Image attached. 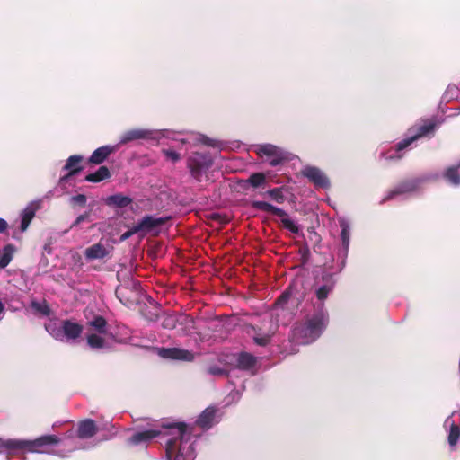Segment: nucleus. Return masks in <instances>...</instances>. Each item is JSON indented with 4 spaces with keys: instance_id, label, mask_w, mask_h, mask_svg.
Wrapping results in <instances>:
<instances>
[{
    "instance_id": "obj_27",
    "label": "nucleus",
    "mask_w": 460,
    "mask_h": 460,
    "mask_svg": "<svg viewBox=\"0 0 460 460\" xmlns=\"http://www.w3.org/2000/svg\"><path fill=\"white\" fill-rule=\"evenodd\" d=\"M83 161V156L80 155H73L68 157L66 164L63 167V170L67 172H72L73 170H77L78 172L83 170V167L80 165Z\"/></svg>"
},
{
    "instance_id": "obj_13",
    "label": "nucleus",
    "mask_w": 460,
    "mask_h": 460,
    "mask_svg": "<svg viewBox=\"0 0 460 460\" xmlns=\"http://www.w3.org/2000/svg\"><path fill=\"white\" fill-rule=\"evenodd\" d=\"M158 355L164 358L186 362H191L195 358L191 351L180 348H161Z\"/></svg>"
},
{
    "instance_id": "obj_17",
    "label": "nucleus",
    "mask_w": 460,
    "mask_h": 460,
    "mask_svg": "<svg viewBox=\"0 0 460 460\" xmlns=\"http://www.w3.org/2000/svg\"><path fill=\"white\" fill-rule=\"evenodd\" d=\"M116 150L117 146H102L93 152L88 162L93 164H101L109 157V155L115 153Z\"/></svg>"
},
{
    "instance_id": "obj_33",
    "label": "nucleus",
    "mask_w": 460,
    "mask_h": 460,
    "mask_svg": "<svg viewBox=\"0 0 460 460\" xmlns=\"http://www.w3.org/2000/svg\"><path fill=\"white\" fill-rule=\"evenodd\" d=\"M341 232V238L342 243V247L345 251H348L349 245V226L347 222L341 221L340 224Z\"/></svg>"
},
{
    "instance_id": "obj_15",
    "label": "nucleus",
    "mask_w": 460,
    "mask_h": 460,
    "mask_svg": "<svg viewBox=\"0 0 460 460\" xmlns=\"http://www.w3.org/2000/svg\"><path fill=\"white\" fill-rule=\"evenodd\" d=\"M336 280L332 274L323 275L322 283L315 289V296L320 302L325 301L329 295L333 291Z\"/></svg>"
},
{
    "instance_id": "obj_44",
    "label": "nucleus",
    "mask_w": 460,
    "mask_h": 460,
    "mask_svg": "<svg viewBox=\"0 0 460 460\" xmlns=\"http://www.w3.org/2000/svg\"><path fill=\"white\" fill-rule=\"evenodd\" d=\"M138 233L139 232H138V230H137V226L134 223L132 225V226L128 231H126L125 233L122 234L121 240H126V239L131 237L133 234H138Z\"/></svg>"
},
{
    "instance_id": "obj_1",
    "label": "nucleus",
    "mask_w": 460,
    "mask_h": 460,
    "mask_svg": "<svg viewBox=\"0 0 460 460\" xmlns=\"http://www.w3.org/2000/svg\"><path fill=\"white\" fill-rule=\"evenodd\" d=\"M165 434V455L167 460H194L195 440H192V428L183 422L174 423L168 427Z\"/></svg>"
},
{
    "instance_id": "obj_38",
    "label": "nucleus",
    "mask_w": 460,
    "mask_h": 460,
    "mask_svg": "<svg viewBox=\"0 0 460 460\" xmlns=\"http://www.w3.org/2000/svg\"><path fill=\"white\" fill-rule=\"evenodd\" d=\"M199 141L207 146H210V147H214V148H220L223 145L222 142H220L217 139L209 138L206 136H201V137L199 139Z\"/></svg>"
},
{
    "instance_id": "obj_16",
    "label": "nucleus",
    "mask_w": 460,
    "mask_h": 460,
    "mask_svg": "<svg viewBox=\"0 0 460 460\" xmlns=\"http://www.w3.org/2000/svg\"><path fill=\"white\" fill-rule=\"evenodd\" d=\"M84 331V326L73 320H63L64 341H75L78 339Z\"/></svg>"
},
{
    "instance_id": "obj_7",
    "label": "nucleus",
    "mask_w": 460,
    "mask_h": 460,
    "mask_svg": "<svg viewBox=\"0 0 460 460\" xmlns=\"http://www.w3.org/2000/svg\"><path fill=\"white\" fill-rule=\"evenodd\" d=\"M252 208L266 213H270L272 215L278 216L281 218V225L284 228L288 229L293 234L299 233V227L294 221H292L288 213L282 208H277L270 203L266 201H253L252 204Z\"/></svg>"
},
{
    "instance_id": "obj_19",
    "label": "nucleus",
    "mask_w": 460,
    "mask_h": 460,
    "mask_svg": "<svg viewBox=\"0 0 460 460\" xmlns=\"http://www.w3.org/2000/svg\"><path fill=\"white\" fill-rule=\"evenodd\" d=\"M161 435L160 430L148 429L144 431L136 432L128 438V443L131 445L146 444L153 438Z\"/></svg>"
},
{
    "instance_id": "obj_9",
    "label": "nucleus",
    "mask_w": 460,
    "mask_h": 460,
    "mask_svg": "<svg viewBox=\"0 0 460 460\" xmlns=\"http://www.w3.org/2000/svg\"><path fill=\"white\" fill-rule=\"evenodd\" d=\"M257 154L261 158H265L271 166L279 165L288 160L287 155L280 148L271 144L259 146Z\"/></svg>"
},
{
    "instance_id": "obj_31",
    "label": "nucleus",
    "mask_w": 460,
    "mask_h": 460,
    "mask_svg": "<svg viewBox=\"0 0 460 460\" xmlns=\"http://www.w3.org/2000/svg\"><path fill=\"white\" fill-rule=\"evenodd\" d=\"M31 307L35 313L44 316H49L51 313V310L46 300H43L42 302L32 300L31 302Z\"/></svg>"
},
{
    "instance_id": "obj_28",
    "label": "nucleus",
    "mask_w": 460,
    "mask_h": 460,
    "mask_svg": "<svg viewBox=\"0 0 460 460\" xmlns=\"http://www.w3.org/2000/svg\"><path fill=\"white\" fill-rule=\"evenodd\" d=\"M15 248L13 244H7L4 247L0 255V268L4 269L11 262Z\"/></svg>"
},
{
    "instance_id": "obj_34",
    "label": "nucleus",
    "mask_w": 460,
    "mask_h": 460,
    "mask_svg": "<svg viewBox=\"0 0 460 460\" xmlns=\"http://www.w3.org/2000/svg\"><path fill=\"white\" fill-rule=\"evenodd\" d=\"M87 344L93 349H102L105 345V340L93 333L87 336Z\"/></svg>"
},
{
    "instance_id": "obj_48",
    "label": "nucleus",
    "mask_w": 460,
    "mask_h": 460,
    "mask_svg": "<svg viewBox=\"0 0 460 460\" xmlns=\"http://www.w3.org/2000/svg\"><path fill=\"white\" fill-rule=\"evenodd\" d=\"M8 228V224L4 218H0V233H4Z\"/></svg>"
},
{
    "instance_id": "obj_41",
    "label": "nucleus",
    "mask_w": 460,
    "mask_h": 460,
    "mask_svg": "<svg viewBox=\"0 0 460 460\" xmlns=\"http://www.w3.org/2000/svg\"><path fill=\"white\" fill-rule=\"evenodd\" d=\"M162 325L165 329H173L176 327V319L173 316H166L164 319Z\"/></svg>"
},
{
    "instance_id": "obj_49",
    "label": "nucleus",
    "mask_w": 460,
    "mask_h": 460,
    "mask_svg": "<svg viewBox=\"0 0 460 460\" xmlns=\"http://www.w3.org/2000/svg\"><path fill=\"white\" fill-rule=\"evenodd\" d=\"M156 319H157V314H156L154 315V317L150 318V320H156Z\"/></svg>"
},
{
    "instance_id": "obj_45",
    "label": "nucleus",
    "mask_w": 460,
    "mask_h": 460,
    "mask_svg": "<svg viewBox=\"0 0 460 460\" xmlns=\"http://www.w3.org/2000/svg\"><path fill=\"white\" fill-rule=\"evenodd\" d=\"M208 373L213 376H224L226 371L217 366H212L208 367Z\"/></svg>"
},
{
    "instance_id": "obj_26",
    "label": "nucleus",
    "mask_w": 460,
    "mask_h": 460,
    "mask_svg": "<svg viewBox=\"0 0 460 460\" xmlns=\"http://www.w3.org/2000/svg\"><path fill=\"white\" fill-rule=\"evenodd\" d=\"M35 213H36V209L31 206H29L23 209V211L22 212V215H21L22 220H21V226H20V229L22 232H25L28 229L31 220L35 217Z\"/></svg>"
},
{
    "instance_id": "obj_21",
    "label": "nucleus",
    "mask_w": 460,
    "mask_h": 460,
    "mask_svg": "<svg viewBox=\"0 0 460 460\" xmlns=\"http://www.w3.org/2000/svg\"><path fill=\"white\" fill-rule=\"evenodd\" d=\"M216 416V409L213 407L206 408L199 416L196 423L203 429H209Z\"/></svg>"
},
{
    "instance_id": "obj_10",
    "label": "nucleus",
    "mask_w": 460,
    "mask_h": 460,
    "mask_svg": "<svg viewBox=\"0 0 460 460\" xmlns=\"http://www.w3.org/2000/svg\"><path fill=\"white\" fill-rule=\"evenodd\" d=\"M301 174L317 188L327 190L331 187L328 176L316 166H305L301 170Z\"/></svg>"
},
{
    "instance_id": "obj_22",
    "label": "nucleus",
    "mask_w": 460,
    "mask_h": 460,
    "mask_svg": "<svg viewBox=\"0 0 460 460\" xmlns=\"http://www.w3.org/2000/svg\"><path fill=\"white\" fill-rule=\"evenodd\" d=\"M132 203V199L128 196H124L120 193L109 196L106 199L108 206L116 208H126Z\"/></svg>"
},
{
    "instance_id": "obj_4",
    "label": "nucleus",
    "mask_w": 460,
    "mask_h": 460,
    "mask_svg": "<svg viewBox=\"0 0 460 460\" xmlns=\"http://www.w3.org/2000/svg\"><path fill=\"white\" fill-rule=\"evenodd\" d=\"M60 439L56 435H44L32 440L17 439V442H11L17 450H23L30 453L46 454L50 447L57 446Z\"/></svg>"
},
{
    "instance_id": "obj_18",
    "label": "nucleus",
    "mask_w": 460,
    "mask_h": 460,
    "mask_svg": "<svg viewBox=\"0 0 460 460\" xmlns=\"http://www.w3.org/2000/svg\"><path fill=\"white\" fill-rule=\"evenodd\" d=\"M97 431V425L92 419H85L78 423L77 437L81 439L91 438Z\"/></svg>"
},
{
    "instance_id": "obj_14",
    "label": "nucleus",
    "mask_w": 460,
    "mask_h": 460,
    "mask_svg": "<svg viewBox=\"0 0 460 460\" xmlns=\"http://www.w3.org/2000/svg\"><path fill=\"white\" fill-rule=\"evenodd\" d=\"M168 219L169 217H155L153 216L146 215L135 224L137 226V230L145 234L164 225Z\"/></svg>"
},
{
    "instance_id": "obj_35",
    "label": "nucleus",
    "mask_w": 460,
    "mask_h": 460,
    "mask_svg": "<svg viewBox=\"0 0 460 460\" xmlns=\"http://www.w3.org/2000/svg\"><path fill=\"white\" fill-rule=\"evenodd\" d=\"M284 187L274 188L269 190L266 193L277 203L282 204L285 201V196L283 194Z\"/></svg>"
},
{
    "instance_id": "obj_8",
    "label": "nucleus",
    "mask_w": 460,
    "mask_h": 460,
    "mask_svg": "<svg viewBox=\"0 0 460 460\" xmlns=\"http://www.w3.org/2000/svg\"><path fill=\"white\" fill-rule=\"evenodd\" d=\"M139 288V282L130 280L128 284L116 288V296L123 305L130 306L138 300Z\"/></svg>"
},
{
    "instance_id": "obj_2",
    "label": "nucleus",
    "mask_w": 460,
    "mask_h": 460,
    "mask_svg": "<svg viewBox=\"0 0 460 460\" xmlns=\"http://www.w3.org/2000/svg\"><path fill=\"white\" fill-rule=\"evenodd\" d=\"M329 316L326 312L319 311L296 323L292 330V341L297 344L306 345L316 341L326 329Z\"/></svg>"
},
{
    "instance_id": "obj_30",
    "label": "nucleus",
    "mask_w": 460,
    "mask_h": 460,
    "mask_svg": "<svg viewBox=\"0 0 460 460\" xmlns=\"http://www.w3.org/2000/svg\"><path fill=\"white\" fill-rule=\"evenodd\" d=\"M97 332L101 334L107 333V321L102 315H96L94 318L88 323Z\"/></svg>"
},
{
    "instance_id": "obj_40",
    "label": "nucleus",
    "mask_w": 460,
    "mask_h": 460,
    "mask_svg": "<svg viewBox=\"0 0 460 460\" xmlns=\"http://www.w3.org/2000/svg\"><path fill=\"white\" fill-rule=\"evenodd\" d=\"M11 442H17V439L3 440L0 438V452L3 451L4 449L17 450V447L12 446L10 444Z\"/></svg>"
},
{
    "instance_id": "obj_20",
    "label": "nucleus",
    "mask_w": 460,
    "mask_h": 460,
    "mask_svg": "<svg viewBox=\"0 0 460 460\" xmlns=\"http://www.w3.org/2000/svg\"><path fill=\"white\" fill-rule=\"evenodd\" d=\"M108 254L105 246L100 243H94L84 251V256L87 260L103 259Z\"/></svg>"
},
{
    "instance_id": "obj_6",
    "label": "nucleus",
    "mask_w": 460,
    "mask_h": 460,
    "mask_svg": "<svg viewBox=\"0 0 460 460\" xmlns=\"http://www.w3.org/2000/svg\"><path fill=\"white\" fill-rule=\"evenodd\" d=\"M213 164V159L209 154L195 152L187 159V167L191 176L200 181L202 174L206 172Z\"/></svg>"
},
{
    "instance_id": "obj_32",
    "label": "nucleus",
    "mask_w": 460,
    "mask_h": 460,
    "mask_svg": "<svg viewBox=\"0 0 460 460\" xmlns=\"http://www.w3.org/2000/svg\"><path fill=\"white\" fill-rule=\"evenodd\" d=\"M46 330L57 341H64V334L63 331V320L60 322V325L56 323L49 324L46 326Z\"/></svg>"
},
{
    "instance_id": "obj_47",
    "label": "nucleus",
    "mask_w": 460,
    "mask_h": 460,
    "mask_svg": "<svg viewBox=\"0 0 460 460\" xmlns=\"http://www.w3.org/2000/svg\"><path fill=\"white\" fill-rule=\"evenodd\" d=\"M78 173V169L77 170H73L72 172H68L66 175L62 176L60 178V182L63 183V182H66L72 176L75 175Z\"/></svg>"
},
{
    "instance_id": "obj_3",
    "label": "nucleus",
    "mask_w": 460,
    "mask_h": 460,
    "mask_svg": "<svg viewBox=\"0 0 460 460\" xmlns=\"http://www.w3.org/2000/svg\"><path fill=\"white\" fill-rule=\"evenodd\" d=\"M440 124L441 122L436 117L420 119L409 129L411 136L395 145V151L400 152L405 149L419 138L433 137Z\"/></svg>"
},
{
    "instance_id": "obj_25",
    "label": "nucleus",
    "mask_w": 460,
    "mask_h": 460,
    "mask_svg": "<svg viewBox=\"0 0 460 460\" xmlns=\"http://www.w3.org/2000/svg\"><path fill=\"white\" fill-rule=\"evenodd\" d=\"M460 165H453L444 172V178L451 184L457 186L460 185V173H459Z\"/></svg>"
},
{
    "instance_id": "obj_11",
    "label": "nucleus",
    "mask_w": 460,
    "mask_h": 460,
    "mask_svg": "<svg viewBox=\"0 0 460 460\" xmlns=\"http://www.w3.org/2000/svg\"><path fill=\"white\" fill-rule=\"evenodd\" d=\"M420 183L418 178L406 179L400 181L394 188L388 190L385 197L383 198L382 203L393 199L396 196L414 192Z\"/></svg>"
},
{
    "instance_id": "obj_12",
    "label": "nucleus",
    "mask_w": 460,
    "mask_h": 460,
    "mask_svg": "<svg viewBox=\"0 0 460 460\" xmlns=\"http://www.w3.org/2000/svg\"><path fill=\"white\" fill-rule=\"evenodd\" d=\"M158 138L159 133L155 130L146 128H132L127 130L121 135L119 145H125L128 142L140 139L157 140Z\"/></svg>"
},
{
    "instance_id": "obj_23",
    "label": "nucleus",
    "mask_w": 460,
    "mask_h": 460,
    "mask_svg": "<svg viewBox=\"0 0 460 460\" xmlns=\"http://www.w3.org/2000/svg\"><path fill=\"white\" fill-rule=\"evenodd\" d=\"M111 176V172L107 166H101L99 169L85 176V181L89 182H100L103 180L109 179Z\"/></svg>"
},
{
    "instance_id": "obj_42",
    "label": "nucleus",
    "mask_w": 460,
    "mask_h": 460,
    "mask_svg": "<svg viewBox=\"0 0 460 460\" xmlns=\"http://www.w3.org/2000/svg\"><path fill=\"white\" fill-rule=\"evenodd\" d=\"M290 295V291L286 290L277 298L275 304L278 305H284L289 300Z\"/></svg>"
},
{
    "instance_id": "obj_5",
    "label": "nucleus",
    "mask_w": 460,
    "mask_h": 460,
    "mask_svg": "<svg viewBox=\"0 0 460 460\" xmlns=\"http://www.w3.org/2000/svg\"><path fill=\"white\" fill-rule=\"evenodd\" d=\"M249 328L251 331H248V333L252 337L254 343L261 347L270 342L277 330L271 317L263 318L260 324L250 325Z\"/></svg>"
},
{
    "instance_id": "obj_37",
    "label": "nucleus",
    "mask_w": 460,
    "mask_h": 460,
    "mask_svg": "<svg viewBox=\"0 0 460 460\" xmlns=\"http://www.w3.org/2000/svg\"><path fill=\"white\" fill-rule=\"evenodd\" d=\"M162 154L165 158L172 163H177L181 159V155L172 149H162Z\"/></svg>"
},
{
    "instance_id": "obj_46",
    "label": "nucleus",
    "mask_w": 460,
    "mask_h": 460,
    "mask_svg": "<svg viewBox=\"0 0 460 460\" xmlns=\"http://www.w3.org/2000/svg\"><path fill=\"white\" fill-rule=\"evenodd\" d=\"M211 218L220 222L221 224H226L229 222V218L226 216H222L217 213H214L211 215Z\"/></svg>"
},
{
    "instance_id": "obj_29",
    "label": "nucleus",
    "mask_w": 460,
    "mask_h": 460,
    "mask_svg": "<svg viewBox=\"0 0 460 460\" xmlns=\"http://www.w3.org/2000/svg\"><path fill=\"white\" fill-rule=\"evenodd\" d=\"M244 183L250 184L252 188L263 187L266 183V176L263 172L252 173Z\"/></svg>"
},
{
    "instance_id": "obj_39",
    "label": "nucleus",
    "mask_w": 460,
    "mask_h": 460,
    "mask_svg": "<svg viewBox=\"0 0 460 460\" xmlns=\"http://www.w3.org/2000/svg\"><path fill=\"white\" fill-rule=\"evenodd\" d=\"M91 212L87 211L76 217L74 223L70 226V229L78 226L81 223L84 221H90Z\"/></svg>"
},
{
    "instance_id": "obj_36",
    "label": "nucleus",
    "mask_w": 460,
    "mask_h": 460,
    "mask_svg": "<svg viewBox=\"0 0 460 460\" xmlns=\"http://www.w3.org/2000/svg\"><path fill=\"white\" fill-rule=\"evenodd\" d=\"M460 437V428L453 424L448 435V443L450 446H456Z\"/></svg>"
},
{
    "instance_id": "obj_43",
    "label": "nucleus",
    "mask_w": 460,
    "mask_h": 460,
    "mask_svg": "<svg viewBox=\"0 0 460 460\" xmlns=\"http://www.w3.org/2000/svg\"><path fill=\"white\" fill-rule=\"evenodd\" d=\"M86 196L84 194H77L71 198V202L75 204H78L81 207L85 206L86 204Z\"/></svg>"
},
{
    "instance_id": "obj_24",
    "label": "nucleus",
    "mask_w": 460,
    "mask_h": 460,
    "mask_svg": "<svg viewBox=\"0 0 460 460\" xmlns=\"http://www.w3.org/2000/svg\"><path fill=\"white\" fill-rule=\"evenodd\" d=\"M256 363L255 358L246 352L240 353L237 358V367L243 370H249L254 367Z\"/></svg>"
}]
</instances>
